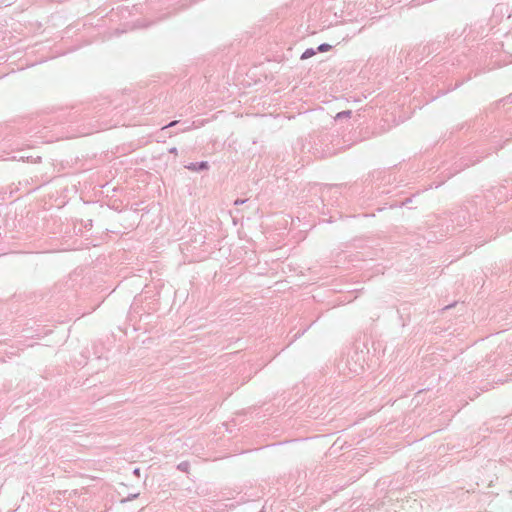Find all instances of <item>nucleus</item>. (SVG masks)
I'll return each instance as SVG.
<instances>
[{"label": "nucleus", "instance_id": "1", "mask_svg": "<svg viewBox=\"0 0 512 512\" xmlns=\"http://www.w3.org/2000/svg\"><path fill=\"white\" fill-rule=\"evenodd\" d=\"M185 167L192 171H198V170H207L209 166H208V162L203 161L199 164L190 163L189 165H187Z\"/></svg>", "mask_w": 512, "mask_h": 512}, {"label": "nucleus", "instance_id": "2", "mask_svg": "<svg viewBox=\"0 0 512 512\" xmlns=\"http://www.w3.org/2000/svg\"><path fill=\"white\" fill-rule=\"evenodd\" d=\"M316 54L315 50L310 48V49H307L301 56V59L302 60H305V59H308L312 56H314Z\"/></svg>", "mask_w": 512, "mask_h": 512}, {"label": "nucleus", "instance_id": "3", "mask_svg": "<svg viewBox=\"0 0 512 512\" xmlns=\"http://www.w3.org/2000/svg\"><path fill=\"white\" fill-rule=\"evenodd\" d=\"M350 116H351V111H350V110H347V111L339 112V113L335 116V119H336V120H339V119H342V118H349Z\"/></svg>", "mask_w": 512, "mask_h": 512}, {"label": "nucleus", "instance_id": "4", "mask_svg": "<svg viewBox=\"0 0 512 512\" xmlns=\"http://www.w3.org/2000/svg\"><path fill=\"white\" fill-rule=\"evenodd\" d=\"M330 48H331V45L324 43V44H321V45L318 47V51H320V52H326V51H328Z\"/></svg>", "mask_w": 512, "mask_h": 512}, {"label": "nucleus", "instance_id": "5", "mask_svg": "<svg viewBox=\"0 0 512 512\" xmlns=\"http://www.w3.org/2000/svg\"><path fill=\"white\" fill-rule=\"evenodd\" d=\"M188 466H189V465H188V463L183 462V463H180V464L178 465V468H179L180 470H182V471H187Z\"/></svg>", "mask_w": 512, "mask_h": 512}, {"label": "nucleus", "instance_id": "6", "mask_svg": "<svg viewBox=\"0 0 512 512\" xmlns=\"http://www.w3.org/2000/svg\"><path fill=\"white\" fill-rule=\"evenodd\" d=\"M137 496H138V493L133 494V495H131L130 497H128L126 500H122V502H124V501H128V500H131V499H133V498H135V497H137Z\"/></svg>", "mask_w": 512, "mask_h": 512}, {"label": "nucleus", "instance_id": "7", "mask_svg": "<svg viewBox=\"0 0 512 512\" xmlns=\"http://www.w3.org/2000/svg\"><path fill=\"white\" fill-rule=\"evenodd\" d=\"M134 474H135L136 476H138V477H139V476H140V469H139V468H136V469L134 470Z\"/></svg>", "mask_w": 512, "mask_h": 512}, {"label": "nucleus", "instance_id": "8", "mask_svg": "<svg viewBox=\"0 0 512 512\" xmlns=\"http://www.w3.org/2000/svg\"><path fill=\"white\" fill-rule=\"evenodd\" d=\"M242 203H244V201H243V200H236V201H235V204H236V205H238V204H242Z\"/></svg>", "mask_w": 512, "mask_h": 512}, {"label": "nucleus", "instance_id": "9", "mask_svg": "<svg viewBox=\"0 0 512 512\" xmlns=\"http://www.w3.org/2000/svg\"><path fill=\"white\" fill-rule=\"evenodd\" d=\"M170 152H171V153H176V152H177V149H176L175 147H173V148H171V149H170Z\"/></svg>", "mask_w": 512, "mask_h": 512}, {"label": "nucleus", "instance_id": "10", "mask_svg": "<svg viewBox=\"0 0 512 512\" xmlns=\"http://www.w3.org/2000/svg\"><path fill=\"white\" fill-rule=\"evenodd\" d=\"M177 122L176 121H173L171 122L168 126L171 127V126H174Z\"/></svg>", "mask_w": 512, "mask_h": 512}]
</instances>
